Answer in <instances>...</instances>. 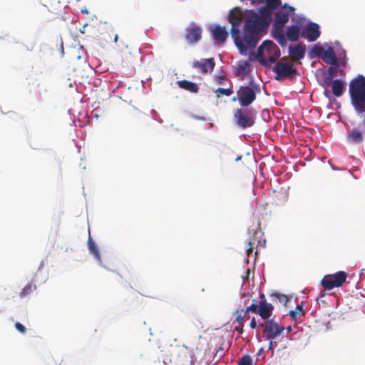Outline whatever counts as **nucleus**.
<instances>
[{
	"instance_id": "obj_28",
	"label": "nucleus",
	"mask_w": 365,
	"mask_h": 365,
	"mask_svg": "<svg viewBox=\"0 0 365 365\" xmlns=\"http://www.w3.org/2000/svg\"><path fill=\"white\" fill-rule=\"evenodd\" d=\"M237 365H253V360L250 356L245 355L239 360Z\"/></svg>"
},
{
	"instance_id": "obj_13",
	"label": "nucleus",
	"mask_w": 365,
	"mask_h": 365,
	"mask_svg": "<svg viewBox=\"0 0 365 365\" xmlns=\"http://www.w3.org/2000/svg\"><path fill=\"white\" fill-rule=\"evenodd\" d=\"M185 31V39L188 43L193 44L201 39L202 29L200 26L192 25V26L187 27Z\"/></svg>"
},
{
	"instance_id": "obj_17",
	"label": "nucleus",
	"mask_w": 365,
	"mask_h": 365,
	"mask_svg": "<svg viewBox=\"0 0 365 365\" xmlns=\"http://www.w3.org/2000/svg\"><path fill=\"white\" fill-rule=\"evenodd\" d=\"M349 143L359 144L363 142L364 138L362 133L357 129H352L346 136Z\"/></svg>"
},
{
	"instance_id": "obj_42",
	"label": "nucleus",
	"mask_w": 365,
	"mask_h": 365,
	"mask_svg": "<svg viewBox=\"0 0 365 365\" xmlns=\"http://www.w3.org/2000/svg\"><path fill=\"white\" fill-rule=\"evenodd\" d=\"M325 296V293L324 291H322L319 294V297H324Z\"/></svg>"
},
{
	"instance_id": "obj_16",
	"label": "nucleus",
	"mask_w": 365,
	"mask_h": 365,
	"mask_svg": "<svg viewBox=\"0 0 365 365\" xmlns=\"http://www.w3.org/2000/svg\"><path fill=\"white\" fill-rule=\"evenodd\" d=\"M325 63L330 65L337 66V59L332 47L329 46L328 49L324 51L321 58Z\"/></svg>"
},
{
	"instance_id": "obj_40",
	"label": "nucleus",
	"mask_w": 365,
	"mask_h": 365,
	"mask_svg": "<svg viewBox=\"0 0 365 365\" xmlns=\"http://www.w3.org/2000/svg\"><path fill=\"white\" fill-rule=\"evenodd\" d=\"M264 0H252V4H261L263 3Z\"/></svg>"
},
{
	"instance_id": "obj_9",
	"label": "nucleus",
	"mask_w": 365,
	"mask_h": 365,
	"mask_svg": "<svg viewBox=\"0 0 365 365\" xmlns=\"http://www.w3.org/2000/svg\"><path fill=\"white\" fill-rule=\"evenodd\" d=\"M274 72L277 75V80L280 78L292 79L297 74V71L287 63L279 62L273 68Z\"/></svg>"
},
{
	"instance_id": "obj_37",
	"label": "nucleus",
	"mask_w": 365,
	"mask_h": 365,
	"mask_svg": "<svg viewBox=\"0 0 365 365\" xmlns=\"http://www.w3.org/2000/svg\"><path fill=\"white\" fill-rule=\"evenodd\" d=\"M282 8L283 9H288L289 10L290 12H294V8L293 6H289L288 4L285 3L283 6H282Z\"/></svg>"
},
{
	"instance_id": "obj_1",
	"label": "nucleus",
	"mask_w": 365,
	"mask_h": 365,
	"mask_svg": "<svg viewBox=\"0 0 365 365\" xmlns=\"http://www.w3.org/2000/svg\"><path fill=\"white\" fill-rule=\"evenodd\" d=\"M265 6L259 8V14L255 10L247 11L245 24V38L251 46H256L262 34L264 33L272 21V11L282 4L281 0H264Z\"/></svg>"
},
{
	"instance_id": "obj_21",
	"label": "nucleus",
	"mask_w": 365,
	"mask_h": 365,
	"mask_svg": "<svg viewBox=\"0 0 365 365\" xmlns=\"http://www.w3.org/2000/svg\"><path fill=\"white\" fill-rule=\"evenodd\" d=\"M331 91L333 94L336 96H341L344 91V83L339 79H336L333 81L331 84Z\"/></svg>"
},
{
	"instance_id": "obj_47",
	"label": "nucleus",
	"mask_w": 365,
	"mask_h": 365,
	"mask_svg": "<svg viewBox=\"0 0 365 365\" xmlns=\"http://www.w3.org/2000/svg\"><path fill=\"white\" fill-rule=\"evenodd\" d=\"M287 332H290L292 331V327H287Z\"/></svg>"
},
{
	"instance_id": "obj_35",
	"label": "nucleus",
	"mask_w": 365,
	"mask_h": 365,
	"mask_svg": "<svg viewBox=\"0 0 365 365\" xmlns=\"http://www.w3.org/2000/svg\"><path fill=\"white\" fill-rule=\"evenodd\" d=\"M330 73H332V68H330ZM332 79H333V74L330 73L328 77H326L324 78V83L327 85H329L331 83L332 84V82H333Z\"/></svg>"
},
{
	"instance_id": "obj_30",
	"label": "nucleus",
	"mask_w": 365,
	"mask_h": 365,
	"mask_svg": "<svg viewBox=\"0 0 365 365\" xmlns=\"http://www.w3.org/2000/svg\"><path fill=\"white\" fill-rule=\"evenodd\" d=\"M271 296L273 297H275L277 299H278V301L280 303L284 304H286L288 301L287 297L286 295L280 294V293H274Z\"/></svg>"
},
{
	"instance_id": "obj_2",
	"label": "nucleus",
	"mask_w": 365,
	"mask_h": 365,
	"mask_svg": "<svg viewBox=\"0 0 365 365\" xmlns=\"http://www.w3.org/2000/svg\"><path fill=\"white\" fill-rule=\"evenodd\" d=\"M247 11H243L240 8L235 7L230 11L228 15V21L232 25L231 36L237 46L241 50L245 49L246 46L250 48L256 46L250 45L245 38V24L247 19Z\"/></svg>"
},
{
	"instance_id": "obj_24",
	"label": "nucleus",
	"mask_w": 365,
	"mask_h": 365,
	"mask_svg": "<svg viewBox=\"0 0 365 365\" xmlns=\"http://www.w3.org/2000/svg\"><path fill=\"white\" fill-rule=\"evenodd\" d=\"M35 289L36 285H33L32 284H28L23 288V289L20 292V297L21 298L25 297L31 294Z\"/></svg>"
},
{
	"instance_id": "obj_10",
	"label": "nucleus",
	"mask_w": 365,
	"mask_h": 365,
	"mask_svg": "<svg viewBox=\"0 0 365 365\" xmlns=\"http://www.w3.org/2000/svg\"><path fill=\"white\" fill-rule=\"evenodd\" d=\"M319 26L317 24L310 22L303 29L301 36L309 42L315 41L320 36Z\"/></svg>"
},
{
	"instance_id": "obj_39",
	"label": "nucleus",
	"mask_w": 365,
	"mask_h": 365,
	"mask_svg": "<svg viewBox=\"0 0 365 365\" xmlns=\"http://www.w3.org/2000/svg\"><path fill=\"white\" fill-rule=\"evenodd\" d=\"M242 316H245V320H247L250 318L248 312H246V314H245V311L244 309H243V312H242Z\"/></svg>"
},
{
	"instance_id": "obj_18",
	"label": "nucleus",
	"mask_w": 365,
	"mask_h": 365,
	"mask_svg": "<svg viewBox=\"0 0 365 365\" xmlns=\"http://www.w3.org/2000/svg\"><path fill=\"white\" fill-rule=\"evenodd\" d=\"M274 16V26H276L282 27L289 21V14L282 10L276 11Z\"/></svg>"
},
{
	"instance_id": "obj_12",
	"label": "nucleus",
	"mask_w": 365,
	"mask_h": 365,
	"mask_svg": "<svg viewBox=\"0 0 365 365\" xmlns=\"http://www.w3.org/2000/svg\"><path fill=\"white\" fill-rule=\"evenodd\" d=\"M215 66L213 58H202L200 61H195L192 63V67L200 70L202 73H211Z\"/></svg>"
},
{
	"instance_id": "obj_20",
	"label": "nucleus",
	"mask_w": 365,
	"mask_h": 365,
	"mask_svg": "<svg viewBox=\"0 0 365 365\" xmlns=\"http://www.w3.org/2000/svg\"><path fill=\"white\" fill-rule=\"evenodd\" d=\"M300 34V28L299 26L293 25L287 29V38L290 41H298Z\"/></svg>"
},
{
	"instance_id": "obj_5",
	"label": "nucleus",
	"mask_w": 365,
	"mask_h": 365,
	"mask_svg": "<svg viewBox=\"0 0 365 365\" xmlns=\"http://www.w3.org/2000/svg\"><path fill=\"white\" fill-rule=\"evenodd\" d=\"M260 87L258 84L251 81L249 86H241L237 92V96L232 98V101L238 100L242 107H247L252 104L260 93Z\"/></svg>"
},
{
	"instance_id": "obj_19",
	"label": "nucleus",
	"mask_w": 365,
	"mask_h": 365,
	"mask_svg": "<svg viewBox=\"0 0 365 365\" xmlns=\"http://www.w3.org/2000/svg\"><path fill=\"white\" fill-rule=\"evenodd\" d=\"M178 85L180 88L188 91L193 93H197L199 91V87L195 83L187 80L178 81Z\"/></svg>"
},
{
	"instance_id": "obj_33",
	"label": "nucleus",
	"mask_w": 365,
	"mask_h": 365,
	"mask_svg": "<svg viewBox=\"0 0 365 365\" xmlns=\"http://www.w3.org/2000/svg\"><path fill=\"white\" fill-rule=\"evenodd\" d=\"M15 328L21 334H25L26 331L25 327L20 322L15 323Z\"/></svg>"
},
{
	"instance_id": "obj_6",
	"label": "nucleus",
	"mask_w": 365,
	"mask_h": 365,
	"mask_svg": "<svg viewBox=\"0 0 365 365\" xmlns=\"http://www.w3.org/2000/svg\"><path fill=\"white\" fill-rule=\"evenodd\" d=\"M256 111L253 109L237 108L234 113L235 123L242 128L252 127L255 123Z\"/></svg>"
},
{
	"instance_id": "obj_11",
	"label": "nucleus",
	"mask_w": 365,
	"mask_h": 365,
	"mask_svg": "<svg viewBox=\"0 0 365 365\" xmlns=\"http://www.w3.org/2000/svg\"><path fill=\"white\" fill-rule=\"evenodd\" d=\"M274 306L267 302L264 294H260V300L257 307V314H259L262 319H268L272 314Z\"/></svg>"
},
{
	"instance_id": "obj_31",
	"label": "nucleus",
	"mask_w": 365,
	"mask_h": 365,
	"mask_svg": "<svg viewBox=\"0 0 365 365\" xmlns=\"http://www.w3.org/2000/svg\"><path fill=\"white\" fill-rule=\"evenodd\" d=\"M243 309L237 310L236 322L237 324H244L245 316H242Z\"/></svg>"
},
{
	"instance_id": "obj_46",
	"label": "nucleus",
	"mask_w": 365,
	"mask_h": 365,
	"mask_svg": "<svg viewBox=\"0 0 365 365\" xmlns=\"http://www.w3.org/2000/svg\"><path fill=\"white\" fill-rule=\"evenodd\" d=\"M118 34H115V38H114V41L116 43L118 41Z\"/></svg>"
},
{
	"instance_id": "obj_15",
	"label": "nucleus",
	"mask_w": 365,
	"mask_h": 365,
	"mask_svg": "<svg viewBox=\"0 0 365 365\" xmlns=\"http://www.w3.org/2000/svg\"><path fill=\"white\" fill-rule=\"evenodd\" d=\"M210 31L217 43H224L229 35L228 32L226 31L225 26L219 25L213 26L211 27Z\"/></svg>"
},
{
	"instance_id": "obj_3",
	"label": "nucleus",
	"mask_w": 365,
	"mask_h": 365,
	"mask_svg": "<svg viewBox=\"0 0 365 365\" xmlns=\"http://www.w3.org/2000/svg\"><path fill=\"white\" fill-rule=\"evenodd\" d=\"M351 102L357 113L365 112V77L358 75L349 83Z\"/></svg>"
},
{
	"instance_id": "obj_43",
	"label": "nucleus",
	"mask_w": 365,
	"mask_h": 365,
	"mask_svg": "<svg viewBox=\"0 0 365 365\" xmlns=\"http://www.w3.org/2000/svg\"><path fill=\"white\" fill-rule=\"evenodd\" d=\"M81 12H82L83 14H88V11L86 9H82V10H81Z\"/></svg>"
},
{
	"instance_id": "obj_29",
	"label": "nucleus",
	"mask_w": 365,
	"mask_h": 365,
	"mask_svg": "<svg viewBox=\"0 0 365 365\" xmlns=\"http://www.w3.org/2000/svg\"><path fill=\"white\" fill-rule=\"evenodd\" d=\"M257 302H258V300L257 298L252 299V303L250 306H248L246 308V309L245 310V313L246 312L249 313L250 312H252L257 314V307H258Z\"/></svg>"
},
{
	"instance_id": "obj_34",
	"label": "nucleus",
	"mask_w": 365,
	"mask_h": 365,
	"mask_svg": "<svg viewBox=\"0 0 365 365\" xmlns=\"http://www.w3.org/2000/svg\"><path fill=\"white\" fill-rule=\"evenodd\" d=\"M255 245V240H253L252 241L250 240L248 242L249 247L247 249V256H250V255L252 252L253 247H254Z\"/></svg>"
},
{
	"instance_id": "obj_36",
	"label": "nucleus",
	"mask_w": 365,
	"mask_h": 365,
	"mask_svg": "<svg viewBox=\"0 0 365 365\" xmlns=\"http://www.w3.org/2000/svg\"><path fill=\"white\" fill-rule=\"evenodd\" d=\"M243 327H244V324H237V326H235V329L236 331H239L240 333H242Z\"/></svg>"
},
{
	"instance_id": "obj_25",
	"label": "nucleus",
	"mask_w": 365,
	"mask_h": 365,
	"mask_svg": "<svg viewBox=\"0 0 365 365\" xmlns=\"http://www.w3.org/2000/svg\"><path fill=\"white\" fill-rule=\"evenodd\" d=\"M274 38L279 43V44L284 47L287 45V38L282 31H279L274 34Z\"/></svg>"
},
{
	"instance_id": "obj_41",
	"label": "nucleus",
	"mask_w": 365,
	"mask_h": 365,
	"mask_svg": "<svg viewBox=\"0 0 365 365\" xmlns=\"http://www.w3.org/2000/svg\"><path fill=\"white\" fill-rule=\"evenodd\" d=\"M217 83L218 84H222L223 83V78L222 77H220L218 79H217Z\"/></svg>"
},
{
	"instance_id": "obj_27",
	"label": "nucleus",
	"mask_w": 365,
	"mask_h": 365,
	"mask_svg": "<svg viewBox=\"0 0 365 365\" xmlns=\"http://www.w3.org/2000/svg\"><path fill=\"white\" fill-rule=\"evenodd\" d=\"M289 315L294 319H296L298 315H304V312L303 311V305L298 304L295 310H292L289 312Z\"/></svg>"
},
{
	"instance_id": "obj_44",
	"label": "nucleus",
	"mask_w": 365,
	"mask_h": 365,
	"mask_svg": "<svg viewBox=\"0 0 365 365\" xmlns=\"http://www.w3.org/2000/svg\"><path fill=\"white\" fill-rule=\"evenodd\" d=\"M269 341H269V349H272L273 341H272V340H269Z\"/></svg>"
},
{
	"instance_id": "obj_38",
	"label": "nucleus",
	"mask_w": 365,
	"mask_h": 365,
	"mask_svg": "<svg viewBox=\"0 0 365 365\" xmlns=\"http://www.w3.org/2000/svg\"><path fill=\"white\" fill-rule=\"evenodd\" d=\"M251 329H254L256 328L257 327V322H256V320L255 319V317H253L252 319H251V322H250V324Z\"/></svg>"
},
{
	"instance_id": "obj_23",
	"label": "nucleus",
	"mask_w": 365,
	"mask_h": 365,
	"mask_svg": "<svg viewBox=\"0 0 365 365\" xmlns=\"http://www.w3.org/2000/svg\"><path fill=\"white\" fill-rule=\"evenodd\" d=\"M324 51V48L322 46H320L319 44H316L310 50L309 56L311 58H314V57L322 58Z\"/></svg>"
},
{
	"instance_id": "obj_8",
	"label": "nucleus",
	"mask_w": 365,
	"mask_h": 365,
	"mask_svg": "<svg viewBox=\"0 0 365 365\" xmlns=\"http://www.w3.org/2000/svg\"><path fill=\"white\" fill-rule=\"evenodd\" d=\"M347 278V274L344 271H339L333 274L325 275L321 281L322 286L327 290H331L335 287H341Z\"/></svg>"
},
{
	"instance_id": "obj_32",
	"label": "nucleus",
	"mask_w": 365,
	"mask_h": 365,
	"mask_svg": "<svg viewBox=\"0 0 365 365\" xmlns=\"http://www.w3.org/2000/svg\"><path fill=\"white\" fill-rule=\"evenodd\" d=\"M250 69V64L247 62H244L239 66V73L243 75H246Z\"/></svg>"
},
{
	"instance_id": "obj_26",
	"label": "nucleus",
	"mask_w": 365,
	"mask_h": 365,
	"mask_svg": "<svg viewBox=\"0 0 365 365\" xmlns=\"http://www.w3.org/2000/svg\"><path fill=\"white\" fill-rule=\"evenodd\" d=\"M215 93L217 98H220L222 95L230 96L233 93V90L232 88H218L215 90Z\"/></svg>"
},
{
	"instance_id": "obj_22",
	"label": "nucleus",
	"mask_w": 365,
	"mask_h": 365,
	"mask_svg": "<svg viewBox=\"0 0 365 365\" xmlns=\"http://www.w3.org/2000/svg\"><path fill=\"white\" fill-rule=\"evenodd\" d=\"M88 246L90 252L94 255L95 258L97 260L101 261L100 252L97 248L96 243L94 242V241L93 240V239L91 238V236H89V238L88 240Z\"/></svg>"
},
{
	"instance_id": "obj_14",
	"label": "nucleus",
	"mask_w": 365,
	"mask_h": 365,
	"mask_svg": "<svg viewBox=\"0 0 365 365\" xmlns=\"http://www.w3.org/2000/svg\"><path fill=\"white\" fill-rule=\"evenodd\" d=\"M306 45L299 43L289 46V53L292 61L297 62L304 58Z\"/></svg>"
},
{
	"instance_id": "obj_7",
	"label": "nucleus",
	"mask_w": 365,
	"mask_h": 365,
	"mask_svg": "<svg viewBox=\"0 0 365 365\" xmlns=\"http://www.w3.org/2000/svg\"><path fill=\"white\" fill-rule=\"evenodd\" d=\"M259 326L262 329V334L267 340H272L280 335L284 330V326L275 321L274 318L265 319Z\"/></svg>"
},
{
	"instance_id": "obj_45",
	"label": "nucleus",
	"mask_w": 365,
	"mask_h": 365,
	"mask_svg": "<svg viewBox=\"0 0 365 365\" xmlns=\"http://www.w3.org/2000/svg\"><path fill=\"white\" fill-rule=\"evenodd\" d=\"M241 159H242V156H241V155L237 156V157L236 158V159H235V161H236V162H237V161L240 160Z\"/></svg>"
},
{
	"instance_id": "obj_4",
	"label": "nucleus",
	"mask_w": 365,
	"mask_h": 365,
	"mask_svg": "<svg viewBox=\"0 0 365 365\" xmlns=\"http://www.w3.org/2000/svg\"><path fill=\"white\" fill-rule=\"evenodd\" d=\"M279 47L272 41H265L257 48V58L263 66L269 67L280 57Z\"/></svg>"
}]
</instances>
